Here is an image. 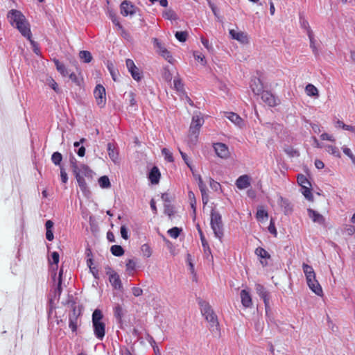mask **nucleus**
<instances>
[{"instance_id":"1","label":"nucleus","mask_w":355,"mask_h":355,"mask_svg":"<svg viewBox=\"0 0 355 355\" xmlns=\"http://www.w3.org/2000/svg\"><path fill=\"white\" fill-rule=\"evenodd\" d=\"M7 18L12 26L16 28L24 37L31 40L32 37L31 26L21 11L12 9L8 12Z\"/></svg>"},{"instance_id":"2","label":"nucleus","mask_w":355,"mask_h":355,"mask_svg":"<svg viewBox=\"0 0 355 355\" xmlns=\"http://www.w3.org/2000/svg\"><path fill=\"white\" fill-rule=\"evenodd\" d=\"M302 270L306 277V283L309 288L313 293L318 296H322L323 291L316 279L315 272L311 266L306 263L302 264Z\"/></svg>"},{"instance_id":"3","label":"nucleus","mask_w":355,"mask_h":355,"mask_svg":"<svg viewBox=\"0 0 355 355\" xmlns=\"http://www.w3.org/2000/svg\"><path fill=\"white\" fill-rule=\"evenodd\" d=\"M103 315L100 309H96L92 314V326L95 336L102 340L105 334V324L103 322Z\"/></svg>"},{"instance_id":"4","label":"nucleus","mask_w":355,"mask_h":355,"mask_svg":"<svg viewBox=\"0 0 355 355\" xmlns=\"http://www.w3.org/2000/svg\"><path fill=\"white\" fill-rule=\"evenodd\" d=\"M204 123L203 118L198 114L193 116L191 123L189 131V142L195 144L198 140L200 130Z\"/></svg>"},{"instance_id":"5","label":"nucleus","mask_w":355,"mask_h":355,"mask_svg":"<svg viewBox=\"0 0 355 355\" xmlns=\"http://www.w3.org/2000/svg\"><path fill=\"white\" fill-rule=\"evenodd\" d=\"M200 309L206 320L209 322L211 327L217 329L218 322L209 304L205 302L202 303Z\"/></svg>"},{"instance_id":"6","label":"nucleus","mask_w":355,"mask_h":355,"mask_svg":"<svg viewBox=\"0 0 355 355\" xmlns=\"http://www.w3.org/2000/svg\"><path fill=\"white\" fill-rule=\"evenodd\" d=\"M211 226L215 236L220 239L223 236L221 216L214 211H212L211 214Z\"/></svg>"},{"instance_id":"7","label":"nucleus","mask_w":355,"mask_h":355,"mask_svg":"<svg viewBox=\"0 0 355 355\" xmlns=\"http://www.w3.org/2000/svg\"><path fill=\"white\" fill-rule=\"evenodd\" d=\"M94 95L98 106L103 107L106 103V92L105 87L101 85H97L94 91Z\"/></svg>"},{"instance_id":"8","label":"nucleus","mask_w":355,"mask_h":355,"mask_svg":"<svg viewBox=\"0 0 355 355\" xmlns=\"http://www.w3.org/2000/svg\"><path fill=\"white\" fill-rule=\"evenodd\" d=\"M229 33L232 39L238 41L241 44H247L250 42L248 34L243 31L230 29Z\"/></svg>"},{"instance_id":"9","label":"nucleus","mask_w":355,"mask_h":355,"mask_svg":"<svg viewBox=\"0 0 355 355\" xmlns=\"http://www.w3.org/2000/svg\"><path fill=\"white\" fill-rule=\"evenodd\" d=\"M73 173L75 174L76 180L81 191L86 196H88L89 195V190L83 176L80 175V171H78V168L77 166L73 167Z\"/></svg>"},{"instance_id":"10","label":"nucleus","mask_w":355,"mask_h":355,"mask_svg":"<svg viewBox=\"0 0 355 355\" xmlns=\"http://www.w3.org/2000/svg\"><path fill=\"white\" fill-rule=\"evenodd\" d=\"M121 14L123 16H132L136 13V7L128 1H123L120 6Z\"/></svg>"},{"instance_id":"11","label":"nucleus","mask_w":355,"mask_h":355,"mask_svg":"<svg viewBox=\"0 0 355 355\" xmlns=\"http://www.w3.org/2000/svg\"><path fill=\"white\" fill-rule=\"evenodd\" d=\"M214 150L216 155L222 159H227L230 156V153L227 145L223 143H216L214 145Z\"/></svg>"},{"instance_id":"12","label":"nucleus","mask_w":355,"mask_h":355,"mask_svg":"<svg viewBox=\"0 0 355 355\" xmlns=\"http://www.w3.org/2000/svg\"><path fill=\"white\" fill-rule=\"evenodd\" d=\"M261 94L262 101L268 106L275 107L279 104V100L270 92L263 91Z\"/></svg>"},{"instance_id":"13","label":"nucleus","mask_w":355,"mask_h":355,"mask_svg":"<svg viewBox=\"0 0 355 355\" xmlns=\"http://www.w3.org/2000/svg\"><path fill=\"white\" fill-rule=\"evenodd\" d=\"M153 42L157 49V51L168 62H171L172 56L169 51L165 48V46L159 42L157 38L153 39Z\"/></svg>"},{"instance_id":"14","label":"nucleus","mask_w":355,"mask_h":355,"mask_svg":"<svg viewBox=\"0 0 355 355\" xmlns=\"http://www.w3.org/2000/svg\"><path fill=\"white\" fill-rule=\"evenodd\" d=\"M252 178L248 175L239 176L235 182L236 187L240 190L248 188L251 185Z\"/></svg>"},{"instance_id":"15","label":"nucleus","mask_w":355,"mask_h":355,"mask_svg":"<svg viewBox=\"0 0 355 355\" xmlns=\"http://www.w3.org/2000/svg\"><path fill=\"white\" fill-rule=\"evenodd\" d=\"M107 274L109 276V281L112 286L115 289H121L122 288V284L119 275L111 269H109Z\"/></svg>"},{"instance_id":"16","label":"nucleus","mask_w":355,"mask_h":355,"mask_svg":"<svg viewBox=\"0 0 355 355\" xmlns=\"http://www.w3.org/2000/svg\"><path fill=\"white\" fill-rule=\"evenodd\" d=\"M226 117L239 128H245V123L244 120L237 114L234 112H228L226 114Z\"/></svg>"},{"instance_id":"17","label":"nucleus","mask_w":355,"mask_h":355,"mask_svg":"<svg viewBox=\"0 0 355 355\" xmlns=\"http://www.w3.org/2000/svg\"><path fill=\"white\" fill-rule=\"evenodd\" d=\"M250 87L252 92L256 95H259L263 92V84L259 78H252L251 80Z\"/></svg>"},{"instance_id":"18","label":"nucleus","mask_w":355,"mask_h":355,"mask_svg":"<svg viewBox=\"0 0 355 355\" xmlns=\"http://www.w3.org/2000/svg\"><path fill=\"white\" fill-rule=\"evenodd\" d=\"M241 299V303L242 305L245 308H250L252 305V298L250 295V293L243 289L241 291L240 293Z\"/></svg>"},{"instance_id":"19","label":"nucleus","mask_w":355,"mask_h":355,"mask_svg":"<svg viewBox=\"0 0 355 355\" xmlns=\"http://www.w3.org/2000/svg\"><path fill=\"white\" fill-rule=\"evenodd\" d=\"M307 211H308V215H309V218L312 220V221L313 223H316L320 225H322L324 223V218L322 215H321L316 211L313 210L311 209H309L307 210Z\"/></svg>"},{"instance_id":"20","label":"nucleus","mask_w":355,"mask_h":355,"mask_svg":"<svg viewBox=\"0 0 355 355\" xmlns=\"http://www.w3.org/2000/svg\"><path fill=\"white\" fill-rule=\"evenodd\" d=\"M256 291L257 294L263 300L266 309L268 308L269 304V296L264 287L261 284L256 285Z\"/></svg>"},{"instance_id":"21","label":"nucleus","mask_w":355,"mask_h":355,"mask_svg":"<svg viewBox=\"0 0 355 355\" xmlns=\"http://www.w3.org/2000/svg\"><path fill=\"white\" fill-rule=\"evenodd\" d=\"M255 254L257 257H259V258L261 259V260L260 261H261V263L262 264V266H266L267 265L266 259H268L270 258V255L269 254V253L265 249L259 247L255 250Z\"/></svg>"},{"instance_id":"22","label":"nucleus","mask_w":355,"mask_h":355,"mask_svg":"<svg viewBox=\"0 0 355 355\" xmlns=\"http://www.w3.org/2000/svg\"><path fill=\"white\" fill-rule=\"evenodd\" d=\"M160 175V172L158 168L154 166L149 173L148 178L152 184H156L159 181Z\"/></svg>"},{"instance_id":"23","label":"nucleus","mask_w":355,"mask_h":355,"mask_svg":"<svg viewBox=\"0 0 355 355\" xmlns=\"http://www.w3.org/2000/svg\"><path fill=\"white\" fill-rule=\"evenodd\" d=\"M107 152L110 158L114 162L116 163L119 160V154L116 150L113 144L109 143L107 144Z\"/></svg>"},{"instance_id":"24","label":"nucleus","mask_w":355,"mask_h":355,"mask_svg":"<svg viewBox=\"0 0 355 355\" xmlns=\"http://www.w3.org/2000/svg\"><path fill=\"white\" fill-rule=\"evenodd\" d=\"M305 92L307 96L314 98L319 96V91L316 87L312 84H308L305 87Z\"/></svg>"},{"instance_id":"25","label":"nucleus","mask_w":355,"mask_h":355,"mask_svg":"<svg viewBox=\"0 0 355 355\" xmlns=\"http://www.w3.org/2000/svg\"><path fill=\"white\" fill-rule=\"evenodd\" d=\"M60 256L57 252H53L49 258V263L51 265V269L55 270L57 269V265L59 262Z\"/></svg>"},{"instance_id":"26","label":"nucleus","mask_w":355,"mask_h":355,"mask_svg":"<svg viewBox=\"0 0 355 355\" xmlns=\"http://www.w3.org/2000/svg\"><path fill=\"white\" fill-rule=\"evenodd\" d=\"M199 231V234H200V240H201V242H202V247H203V249H204V252H205V254L208 256L209 254H211V250L209 247V245L202 232V231L199 229L198 230Z\"/></svg>"},{"instance_id":"27","label":"nucleus","mask_w":355,"mask_h":355,"mask_svg":"<svg viewBox=\"0 0 355 355\" xmlns=\"http://www.w3.org/2000/svg\"><path fill=\"white\" fill-rule=\"evenodd\" d=\"M99 186L102 189H109L111 187L110 179L107 176L103 175L98 180Z\"/></svg>"},{"instance_id":"28","label":"nucleus","mask_w":355,"mask_h":355,"mask_svg":"<svg viewBox=\"0 0 355 355\" xmlns=\"http://www.w3.org/2000/svg\"><path fill=\"white\" fill-rule=\"evenodd\" d=\"M324 147L326 148L327 152H328L329 154L338 158L340 157L341 155L337 147L332 145H327Z\"/></svg>"},{"instance_id":"29","label":"nucleus","mask_w":355,"mask_h":355,"mask_svg":"<svg viewBox=\"0 0 355 355\" xmlns=\"http://www.w3.org/2000/svg\"><path fill=\"white\" fill-rule=\"evenodd\" d=\"M311 185L301 188V192L306 200H308L309 201H313V196L311 192Z\"/></svg>"},{"instance_id":"30","label":"nucleus","mask_w":355,"mask_h":355,"mask_svg":"<svg viewBox=\"0 0 355 355\" xmlns=\"http://www.w3.org/2000/svg\"><path fill=\"white\" fill-rule=\"evenodd\" d=\"M268 216L267 211L263 207H260L257 209L256 217L258 220L263 221L268 218Z\"/></svg>"},{"instance_id":"31","label":"nucleus","mask_w":355,"mask_h":355,"mask_svg":"<svg viewBox=\"0 0 355 355\" xmlns=\"http://www.w3.org/2000/svg\"><path fill=\"white\" fill-rule=\"evenodd\" d=\"M278 204L284 209V211L286 213L291 210L288 201L286 199L283 198L282 196H279Z\"/></svg>"},{"instance_id":"32","label":"nucleus","mask_w":355,"mask_h":355,"mask_svg":"<svg viewBox=\"0 0 355 355\" xmlns=\"http://www.w3.org/2000/svg\"><path fill=\"white\" fill-rule=\"evenodd\" d=\"M342 150L343 153L350 159L352 163L355 166V155L352 150L346 146H343Z\"/></svg>"},{"instance_id":"33","label":"nucleus","mask_w":355,"mask_h":355,"mask_svg":"<svg viewBox=\"0 0 355 355\" xmlns=\"http://www.w3.org/2000/svg\"><path fill=\"white\" fill-rule=\"evenodd\" d=\"M78 317L73 314L72 316L69 317V327L71 329L72 331H76L78 327Z\"/></svg>"},{"instance_id":"34","label":"nucleus","mask_w":355,"mask_h":355,"mask_svg":"<svg viewBox=\"0 0 355 355\" xmlns=\"http://www.w3.org/2000/svg\"><path fill=\"white\" fill-rule=\"evenodd\" d=\"M297 183L301 186V188L311 186V183L306 177L302 174L297 175Z\"/></svg>"},{"instance_id":"35","label":"nucleus","mask_w":355,"mask_h":355,"mask_svg":"<svg viewBox=\"0 0 355 355\" xmlns=\"http://www.w3.org/2000/svg\"><path fill=\"white\" fill-rule=\"evenodd\" d=\"M54 62H55L57 70L63 76H66L68 75V71L63 64L60 63L58 60H55Z\"/></svg>"},{"instance_id":"36","label":"nucleus","mask_w":355,"mask_h":355,"mask_svg":"<svg viewBox=\"0 0 355 355\" xmlns=\"http://www.w3.org/2000/svg\"><path fill=\"white\" fill-rule=\"evenodd\" d=\"M74 166H76V165H74L73 166V168ZM77 167L78 168V171H80V175H85V176H89V175H91V173H92V171L89 168V167L85 164H80V166H77Z\"/></svg>"},{"instance_id":"37","label":"nucleus","mask_w":355,"mask_h":355,"mask_svg":"<svg viewBox=\"0 0 355 355\" xmlns=\"http://www.w3.org/2000/svg\"><path fill=\"white\" fill-rule=\"evenodd\" d=\"M110 251L112 254L117 257L121 256L124 253V250L122 247L117 245H112L110 248Z\"/></svg>"},{"instance_id":"38","label":"nucleus","mask_w":355,"mask_h":355,"mask_svg":"<svg viewBox=\"0 0 355 355\" xmlns=\"http://www.w3.org/2000/svg\"><path fill=\"white\" fill-rule=\"evenodd\" d=\"M79 55L80 59H82L85 62L87 63L90 62L92 59V54L90 53V52L87 51H80Z\"/></svg>"},{"instance_id":"39","label":"nucleus","mask_w":355,"mask_h":355,"mask_svg":"<svg viewBox=\"0 0 355 355\" xmlns=\"http://www.w3.org/2000/svg\"><path fill=\"white\" fill-rule=\"evenodd\" d=\"M193 55L196 60L200 62L202 65L207 64L205 55L199 51H193Z\"/></svg>"},{"instance_id":"40","label":"nucleus","mask_w":355,"mask_h":355,"mask_svg":"<svg viewBox=\"0 0 355 355\" xmlns=\"http://www.w3.org/2000/svg\"><path fill=\"white\" fill-rule=\"evenodd\" d=\"M141 251L142 255L146 258H148L152 254V250L148 244H144L141 247Z\"/></svg>"},{"instance_id":"41","label":"nucleus","mask_w":355,"mask_h":355,"mask_svg":"<svg viewBox=\"0 0 355 355\" xmlns=\"http://www.w3.org/2000/svg\"><path fill=\"white\" fill-rule=\"evenodd\" d=\"M128 71L131 73L132 77L135 80L139 81L141 80V74L140 70L139 69V68L137 66L135 67V69H130Z\"/></svg>"},{"instance_id":"42","label":"nucleus","mask_w":355,"mask_h":355,"mask_svg":"<svg viewBox=\"0 0 355 355\" xmlns=\"http://www.w3.org/2000/svg\"><path fill=\"white\" fill-rule=\"evenodd\" d=\"M162 155L164 157V159L169 162H173V157L172 153L168 148H163L162 150Z\"/></svg>"},{"instance_id":"43","label":"nucleus","mask_w":355,"mask_h":355,"mask_svg":"<svg viewBox=\"0 0 355 355\" xmlns=\"http://www.w3.org/2000/svg\"><path fill=\"white\" fill-rule=\"evenodd\" d=\"M46 84L51 87L55 92H59V87L57 83L51 78L49 77L46 80Z\"/></svg>"},{"instance_id":"44","label":"nucleus","mask_w":355,"mask_h":355,"mask_svg":"<svg viewBox=\"0 0 355 355\" xmlns=\"http://www.w3.org/2000/svg\"><path fill=\"white\" fill-rule=\"evenodd\" d=\"M175 36L178 41L184 42L187 39L188 33L186 31H178L175 33Z\"/></svg>"},{"instance_id":"45","label":"nucleus","mask_w":355,"mask_h":355,"mask_svg":"<svg viewBox=\"0 0 355 355\" xmlns=\"http://www.w3.org/2000/svg\"><path fill=\"white\" fill-rule=\"evenodd\" d=\"M162 15L163 17L169 20H174L177 19L175 12L172 10H166L164 11Z\"/></svg>"},{"instance_id":"46","label":"nucleus","mask_w":355,"mask_h":355,"mask_svg":"<svg viewBox=\"0 0 355 355\" xmlns=\"http://www.w3.org/2000/svg\"><path fill=\"white\" fill-rule=\"evenodd\" d=\"M180 232H181V229L178 228V227H173L170 230H168V234H169V236L173 239H177L180 234Z\"/></svg>"},{"instance_id":"47","label":"nucleus","mask_w":355,"mask_h":355,"mask_svg":"<svg viewBox=\"0 0 355 355\" xmlns=\"http://www.w3.org/2000/svg\"><path fill=\"white\" fill-rule=\"evenodd\" d=\"M62 155L58 153V152H55L54 153L52 156H51V160L52 162L55 164V165H58L60 164V163L62 161Z\"/></svg>"},{"instance_id":"48","label":"nucleus","mask_w":355,"mask_h":355,"mask_svg":"<svg viewBox=\"0 0 355 355\" xmlns=\"http://www.w3.org/2000/svg\"><path fill=\"white\" fill-rule=\"evenodd\" d=\"M69 78L71 81L75 83L77 85H80L82 83V78H79L76 73H71L69 74Z\"/></svg>"},{"instance_id":"49","label":"nucleus","mask_w":355,"mask_h":355,"mask_svg":"<svg viewBox=\"0 0 355 355\" xmlns=\"http://www.w3.org/2000/svg\"><path fill=\"white\" fill-rule=\"evenodd\" d=\"M136 268V263L133 259H128L126 262V270L133 271Z\"/></svg>"},{"instance_id":"50","label":"nucleus","mask_w":355,"mask_h":355,"mask_svg":"<svg viewBox=\"0 0 355 355\" xmlns=\"http://www.w3.org/2000/svg\"><path fill=\"white\" fill-rule=\"evenodd\" d=\"M62 273H63V269L62 268H60V272H59V275H58V277H56V275L55 274L54 276H53V279L54 281H58V289L59 291H60V286H61V284H62Z\"/></svg>"},{"instance_id":"51","label":"nucleus","mask_w":355,"mask_h":355,"mask_svg":"<svg viewBox=\"0 0 355 355\" xmlns=\"http://www.w3.org/2000/svg\"><path fill=\"white\" fill-rule=\"evenodd\" d=\"M173 85H174V88L177 91H182L183 89V85L179 78H175L173 80Z\"/></svg>"},{"instance_id":"52","label":"nucleus","mask_w":355,"mask_h":355,"mask_svg":"<svg viewBox=\"0 0 355 355\" xmlns=\"http://www.w3.org/2000/svg\"><path fill=\"white\" fill-rule=\"evenodd\" d=\"M188 196H189V198L191 202V206L192 209H193V211H195V210H196L195 205H196V201L194 193L192 191H189L188 193Z\"/></svg>"},{"instance_id":"53","label":"nucleus","mask_w":355,"mask_h":355,"mask_svg":"<svg viewBox=\"0 0 355 355\" xmlns=\"http://www.w3.org/2000/svg\"><path fill=\"white\" fill-rule=\"evenodd\" d=\"M345 232L348 235H353L355 233V227L351 225H346Z\"/></svg>"},{"instance_id":"54","label":"nucleus","mask_w":355,"mask_h":355,"mask_svg":"<svg viewBox=\"0 0 355 355\" xmlns=\"http://www.w3.org/2000/svg\"><path fill=\"white\" fill-rule=\"evenodd\" d=\"M200 40H201V42L202 44H203V46L208 50V51H210L212 49V46L211 45L209 44V41L205 39V37H200Z\"/></svg>"},{"instance_id":"55","label":"nucleus","mask_w":355,"mask_h":355,"mask_svg":"<svg viewBox=\"0 0 355 355\" xmlns=\"http://www.w3.org/2000/svg\"><path fill=\"white\" fill-rule=\"evenodd\" d=\"M320 138L322 140H328L330 141H335V138L334 137V136L329 135L327 133H322L320 135Z\"/></svg>"},{"instance_id":"56","label":"nucleus","mask_w":355,"mask_h":355,"mask_svg":"<svg viewBox=\"0 0 355 355\" xmlns=\"http://www.w3.org/2000/svg\"><path fill=\"white\" fill-rule=\"evenodd\" d=\"M120 232L123 239L125 240L128 239V230L125 226L123 225L121 227Z\"/></svg>"},{"instance_id":"57","label":"nucleus","mask_w":355,"mask_h":355,"mask_svg":"<svg viewBox=\"0 0 355 355\" xmlns=\"http://www.w3.org/2000/svg\"><path fill=\"white\" fill-rule=\"evenodd\" d=\"M179 152L182 156V158L184 161L185 164L190 168L191 170H192V167L189 164V159H188L187 155L184 152H182L180 148H179Z\"/></svg>"},{"instance_id":"58","label":"nucleus","mask_w":355,"mask_h":355,"mask_svg":"<svg viewBox=\"0 0 355 355\" xmlns=\"http://www.w3.org/2000/svg\"><path fill=\"white\" fill-rule=\"evenodd\" d=\"M132 294L135 297H139L142 295V289L139 287H133L132 289Z\"/></svg>"},{"instance_id":"59","label":"nucleus","mask_w":355,"mask_h":355,"mask_svg":"<svg viewBox=\"0 0 355 355\" xmlns=\"http://www.w3.org/2000/svg\"><path fill=\"white\" fill-rule=\"evenodd\" d=\"M125 64L128 71L135 69V67L136 66L134 61L131 59H127Z\"/></svg>"},{"instance_id":"60","label":"nucleus","mask_w":355,"mask_h":355,"mask_svg":"<svg viewBox=\"0 0 355 355\" xmlns=\"http://www.w3.org/2000/svg\"><path fill=\"white\" fill-rule=\"evenodd\" d=\"M208 4H209V6L210 7V8L211 9L214 15L215 16H217L218 11L217 7L210 0H208Z\"/></svg>"},{"instance_id":"61","label":"nucleus","mask_w":355,"mask_h":355,"mask_svg":"<svg viewBox=\"0 0 355 355\" xmlns=\"http://www.w3.org/2000/svg\"><path fill=\"white\" fill-rule=\"evenodd\" d=\"M60 176H61L62 182L63 183H67V182L68 180V176H67V174L65 172V171L62 168H61V170H60Z\"/></svg>"},{"instance_id":"62","label":"nucleus","mask_w":355,"mask_h":355,"mask_svg":"<svg viewBox=\"0 0 355 355\" xmlns=\"http://www.w3.org/2000/svg\"><path fill=\"white\" fill-rule=\"evenodd\" d=\"M30 42H31V44L32 45V47H33V51L37 54V55H39L40 53V49L37 46V44L33 41L32 40V39L31 38V40H29Z\"/></svg>"},{"instance_id":"63","label":"nucleus","mask_w":355,"mask_h":355,"mask_svg":"<svg viewBox=\"0 0 355 355\" xmlns=\"http://www.w3.org/2000/svg\"><path fill=\"white\" fill-rule=\"evenodd\" d=\"M268 231L275 236H277V230L272 220L270 221V225L268 226Z\"/></svg>"},{"instance_id":"64","label":"nucleus","mask_w":355,"mask_h":355,"mask_svg":"<svg viewBox=\"0 0 355 355\" xmlns=\"http://www.w3.org/2000/svg\"><path fill=\"white\" fill-rule=\"evenodd\" d=\"M128 98L130 101V104L132 106H134L136 105V100L135 98V95L132 92H130L128 94Z\"/></svg>"}]
</instances>
